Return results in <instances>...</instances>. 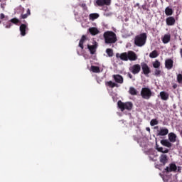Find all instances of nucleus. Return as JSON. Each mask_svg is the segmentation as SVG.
Segmentation results:
<instances>
[{
	"label": "nucleus",
	"instance_id": "14",
	"mask_svg": "<svg viewBox=\"0 0 182 182\" xmlns=\"http://www.w3.org/2000/svg\"><path fill=\"white\" fill-rule=\"evenodd\" d=\"M168 134V129L161 128L160 130H157V136H167Z\"/></svg>",
	"mask_w": 182,
	"mask_h": 182
},
{
	"label": "nucleus",
	"instance_id": "29",
	"mask_svg": "<svg viewBox=\"0 0 182 182\" xmlns=\"http://www.w3.org/2000/svg\"><path fill=\"white\" fill-rule=\"evenodd\" d=\"M157 56H159V53L156 50L152 51L149 54V58H151L152 59L157 58Z\"/></svg>",
	"mask_w": 182,
	"mask_h": 182
},
{
	"label": "nucleus",
	"instance_id": "39",
	"mask_svg": "<svg viewBox=\"0 0 182 182\" xmlns=\"http://www.w3.org/2000/svg\"><path fill=\"white\" fill-rule=\"evenodd\" d=\"M173 89H177V87H178V85H177V83H174L172 86Z\"/></svg>",
	"mask_w": 182,
	"mask_h": 182
},
{
	"label": "nucleus",
	"instance_id": "16",
	"mask_svg": "<svg viewBox=\"0 0 182 182\" xmlns=\"http://www.w3.org/2000/svg\"><path fill=\"white\" fill-rule=\"evenodd\" d=\"M114 80L116 82V83L122 84L123 83V77L120 75H114L112 76Z\"/></svg>",
	"mask_w": 182,
	"mask_h": 182
},
{
	"label": "nucleus",
	"instance_id": "6",
	"mask_svg": "<svg viewBox=\"0 0 182 182\" xmlns=\"http://www.w3.org/2000/svg\"><path fill=\"white\" fill-rule=\"evenodd\" d=\"M140 70H141V65L139 64H134L129 67V72H131L132 75H139Z\"/></svg>",
	"mask_w": 182,
	"mask_h": 182
},
{
	"label": "nucleus",
	"instance_id": "20",
	"mask_svg": "<svg viewBox=\"0 0 182 182\" xmlns=\"http://www.w3.org/2000/svg\"><path fill=\"white\" fill-rule=\"evenodd\" d=\"M171 39V35L170 34H165L162 38L163 43H168Z\"/></svg>",
	"mask_w": 182,
	"mask_h": 182
},
{
	"label": "nucleus",
	"instance_id": "19",
	"mask_svg": "<svg viewBox=\"0 0 182 182\" xmlns=\"http://www.w3.org/2000/svg\"><path fill=\"white\" fill-rule=\"evenodd\" d=\"M174 13V11H173V9L170 6H167L165 9V14L166 16H171Z\"/></svg>",
	"mask_w": 182,
	"mask_h": 182
},
{
	"label": "nucleus",
	"instance_id": "40",
	"mask_svg": "<svg viewBox=\"0 0 182 182\" xmlns=\"http://www.w3.org/2000/svg\"><path fill=\"white\" fill-rule=\"evenodd\" d=\"M4 18H5V14H0V19H4Z\"/></svg>",
	"mask_w": 182,
	"mask_h": 182
},
{
	"label": "nucleus",
	"instance_id": "27",
	"mask_svg": "<svg viewBox=\"0 0 182 182\" xmlns=\"http://www.w3.org/2000/svg\"><path fill=\"white\" fill-rule=\"evenodd\" d=\"M91 70L93 73H100V68L97 66L92 65Z\"/></svg>",
	"mask_w": 182,
	"mask_h": 182
},
{
	"label": "nucleus",
	"instance_id": "11",
	"mask_svg": "<svg viewBox=\"0 0 182 182\" xmlns=\"http://www.w3.org/2000/svg\"><path fill=\"white\" fill-rule=\"evenodd\" d=\"M112 0H96L98 6H104V5H110Z\"/></svg>",
	"mask_w": 182,
	"mask_h": 182
},
{
	"label": "nucleus",
	"instance_id": "1",
	"mask_svg": "<svg viewBox=\"0 0 182 182\" xmlns=\"http://www.w3.org/2000/svg\"><path fill=\"white\" fill-rule=\"evenodd\" d=\"M116 58H119L124 62H127L128 60L134 62L137 59V54H136L134 51L129 50L128 52L122 53L121 54L117 53L116 54Z\"/></svg>",
	"mask_w": 182,
	"mask_h": 182
},
{
	"label": "nucleus",
	"instance_id": "41",
	"mask_svg": "<svg viewBox=\"0 0 182 182\" xmlns=\"http://www.w3.org/2000/svg\"><path fill=\"white\" fill-rule=\"evenodd\" d=\"M28 16L29 15H31V10L29 9H27V14H26Z\"/></svg>",
	"mask_w": 182,
	"mask_h": 182
},
{
	"label": "nucleus",
	"instance_id": "7",
	"mask_svg": "<svg viewBox=\"0 0 182 182\" xmlns=\"http://www.w3.org/2000/svg\"><path fill=\"white\" fill-rule=\"evenodd\" d=\"M141 68L142 69V73L145 76H149L150 73H151V70H150V67L146 63H141Z\"/></svg>",
	"mask_w": 182,
	"mask_h": 182
},
{
	"label": "nucleus",
	"instance_id": "43",
	"mask_svg": "<svg viewBox=\"0 0 182 182\" xmlns=\"http://www.w3.org/2000/svg\"><path fill=\"white\" fill-rule=\"evenodd\" d=\"M179 53H180V55H181V58H182V48L180 49Z\"/></svg>",
	"mask_w": 182,
	"mask_h": 182
},
{
	"label": "nucleus",
	"instance_id": "28",
	"mask_svg": "<svg viewBox=\"0 0 182 182\" xmlns=\"http://www.w3.org/2000/svg\"><path fill=\"white\" fill-rule=\"evenodd\" d=\"M153 68H154V69H160V61H159V60H156L153 63Z\"/></svg>",
	"mask_w": 182,
	"mask_h": 182
},
{
	"label": "nucleus",
	"instance_id": "45",
	"mask_svg": "<svg viewBox=\"0 0 182 182\" xmlns=\"http://www.w3.org/2000/svg\"><path fill=\"white\" fill-rule=\"evenodd\" d=\"M134 6H135V7H136V6H140V4L136 3Z\"/></svg>",
	"mask_w": 182,
	"mask_h": 182
},
{
	"label": "nucleus",
	"instance_id": "18",
	"mask_svg": "<svg viewBox=\"0 0 182 182\" xmlns=\"http://www.w3.org/2000/svg\"><path fill=\"white\" fill-rule=\"evenodd\" d=\"M105 86H107V87H110L111 89H113V87H118V85L112 81L105 82Z\"/></svg>",
	"mask_w": 182,
	"mask_h": 182
},
{
	"label": "nucleus",
	"instance_id": "21",
	"mask_svg": "<svg viewBox=\"0 0 182 182\" xmlns=\"http://www.w3.org/2000/svg\"><path fill=\"white\" fill-rule=\"evenodd\" d=\"M161 144H162V146H164L165 147H168L169 149L170 147H171V146H173L171 142L168 141V140L167 139H162L161 141Z\"/></svg>",
	"mask_w": 182,
	"mask_h": 182
},
{
	"label": "nucleus",
	"instance_id": "36",
	"mask_svg": "<svg viewBox=\"0 0 182 182\" xmlns=\"http://www.w3.org/2000/svg\"><path fill=\"white\" fill-rule=\"evenodd\" d=\"M79 6H81V8L84 9V11L87 10V6H86V4H85V3L80 4Z\"/></svg>",
	"mask_w": 182,
	"mask_h": 182
},
{
	"label": "nucleus",
	"instance_id": "32",
	"mask_svg": "<svg viewBox=\"0 0 182 182\" xmlns=\"http://www.w3.org/2000/svg\"><path fill=\"white\" fill-rule=\"evenodd\" d=\"M106 53L108 55V56H109V58L113 57V55H114V53H113V49H112V48H107V50H106Z\"/></svg>",
	"mask_w": 182,
	"mask_h": 182
},
{
	"label": "nucleus",
	"instance_id": "35",
	"mask_svg": "<svg viewBox=\"0 0 182 182\" xmlns=\"http://www.w3.org/2000/svg\"><path fill=\"white\" fill-rule=\"evenodd\" d=\"M156 124H159V121L156 119H153L150 122L151 126H156Z\"/></svg>",
	"mask_w": 182,
	"mask_h": 182
},
{
	"label": "nucleus",
	"instance_id": "38",
	"mask_svg": "<svg viewBox=\"0 0 182 182\" xmlns=\"http://www.w3.org/2000/svg\"><path fill=\"white\" fill-rule=\"evenodd\" d=\"M28 14H22L21 15V18H22V19H26V18H28Z\"/></svg>",
	"mask_w": 182,
	"mask_h": 182
},
{
	"label": "nucleus",
	"instance_id": "10",
	"mask_svg": "<svg viewBox=\"0 0 182 182\" xmlns=\"http://www.w3.org/2000/svg\"><path fill=\"white\" fill-rule=\"evenodd\" d=\"M177 171V166L176 164H170L169 166H166L165 168L166 173H171V171Z\"/></svg>",
	"mask_w": 182,
	"mask_h": 182
},
{
	"label": "nucleus",
	"instance_id": "9",
	"mask_svg": "<svg viewBox=\"0 0 182 182\" xmlns=\"http://www.w3.org/2000/svg\"><path fill=\"white\" fill-rule=\"evenodd\" d=\"M166 23L168 26H174L176 25V18L174 16H168L166 19Z\"/></svg>",
	"mask_w": 182,
	"mask_h": 182
},
{
	"label": "nucleus",
	"instance_id": "47",
	"mask_svg": "<svg viewBox=\"0 0 182 182\" xmlns=\"http://www.w3.org/2000/svg\"><path fill=\"white\" fill-rule=\"evenodd\" d=\"M133 137H134V140H136V136H134Z\"/></svg>",
	"mask_w": 182,
	"mask_h": 182
},
{
	"label": "nucleus",
	"instance_id": "46",
	"mask_svg": "<svg viewBox=\"0 0 182 182\" xmlns=\"http://www.w3.org/2000/svg\"><path fill=\"white\" fill-rule=\"evenodd\" d=\"M157 149H160V147H159V145L156 144V149L157 150Z\"/></svg>",
	"mask_w": 182,
	"mask_h": 182
},
{
	"label": "nucleus",
	"instance_id": "42",
	"mask_svg": "<svg viewBox=\"0 0 182 182\" xmlns=\"http://www.w3.org/2000/svg\"><path fill=\"white\" fill-rule=\"evenodd\" d=\"M128 76L129 79H133V75L130 73H128Z\"/></svg>",
	"mask_w": 182,
	"mask_h": 182
},
{
	"label": "nucleus",
	"instance_id": "44",
	"mask_svg": "<svg viewBox=\"0 0 182 182\" xmlns=\"http://www.w3.org/2000/svg\"><path fill=\"white\" fill-rule=\"evenodd\" d=\"M146 132H149V133H150V127H146Z\"/></svg>",
	"mask_w": 182,
	"mask_h": 182
},
{
	"label": "nucleus",
	"instance_id": "31",
	"mask_svg": "<svg viewBox=\"0 0 182 182\" xmlns=\"http://www.w3.org/2000/svg\"><path fill=\"white\" fill-rule=\"evenodd\" d=\"M157 151L159 153H163V154H166V153H168L169 150L168 149H164L163 147L157 148Z\"/></svg>",
	"mask_w": 182,
	"mask_h": 182
},
{
	"label": "nucleus",
	"instance_id": "3",
	"mask_svg": "<svg viewBox=\"0 0 182 182\" xmlns=\"http://www.w3.org/2000/svg\"><path fill=\"white\" fill-rule=\"evenodd\" d=\"M146 41H147V34L146 33H142L134 38V45L139 48L144 46L146 45Z\"/></svg>",
	"mask_w": 182,
	"mask_h": 182
},
{
	"label": "nucleus",
	"instance_id": "30",
	"mask_svg": "<svg viewBox=\"0 0 182 182\" xmlns=\"http://www.w3.org/2000/svg\"><path fill=\"white\" fill-rule=\"evenodd\" d=\"M161 75V70L160 68H155L154 71V76H156V77H159Z\"/></svg>",
	"mask_w": 182,
	"mask_h": 182
},
{
	"label": "nucleus",
	"instance_id": "13",
	"mask_svg": "<svg viewBox=\"0 0 182 182\" xmlns=\"http://www.w3.org/2000/svg\"><path fill=\"white\" fill-rule=\"evenodd\" d=\"M174 62L173 61V59L169 58L166 59L165 60V68L168 69V70H170V69H173V64Z\"/></svg>",
	"mask_w": 182,
	"mask_h": 182
},
{
	"label": "nucleus",
	"instance_id": "33",
	"mask_svg": "<svg viewBox=\"0 0 182 182\" xmlns=\"http://www.w3.org/2000/svg\"><path fill=\"white\" fill-rule=\"evenodd\" d=\"M176 80L179 85H182V75L181 74H178L176 75Z\"/></svg>",
	"mask_w": 182,
	"mask_h": 182
},
{
	"label": "nucleus",
	"instance_id": "4",
	"mask_svg": "<svg viewBox=\"0 0 182 182\" xmlns=\"http://www.w3.org/2000/svg\"><path fill=\"white\" fill-rule=\"evenodd\" d=\"M119 109H121L122 112H124V110H132L133 109V103L131 102H123L122 100L118 101L117 102Z\"/></svg>",
	"mask_w": 182,
	"mask_h": 182
},
{
	"label": "nucleus",
	"instance_id": "25",
	"mask_svg": "<svg viewBox=\"0 0 182 182\" xmlns=\"http://www.w3.org/2000/svg\"><path fill=\"white\" fill-rule=\"evenodd\" d=\"M129 93L132 95V96H136L137 95V90H136V88L134 87H130Z\"/></svg>",
	"mask_w": 182,
	"mask_h": 182
},
{
	"label": "nucleus",
	"instance_id": "5",
	"mask_svg": "<svg viewBox=\"0 0 182 182\" xmlns=\"http://www.w3.org/2000/svg\"><path fill=\"white\" fill-rule=\"evenodd\" d=\"M141 96L142 99H146L149 100L151 96H153V92L151 90L149 87H143L141 90Z\"/></svg>",
	"mask_w": 182,
	"mask_h": 182
},
{
	"label": "nucleus",
	"instance_id": "34",
	"mask_svg": "<svg viewBox=\"0 0 182 182\" xmlns=\"http://www.w3.org/2000/svg\"><path fill=\"white\" fill-rule=\"evenodd\" d=\"M9 22H11V23H14V25H18V23H19V19L14 18H11Z\"/></svg>",
	"mask_w": 182,
	"mask_h": 182
},
{
	"label": "nucleus",
	"instance_id": "23",
	"mask_svg": "<svg viewBox=\"0 0 182 182\" xmlns=\"http://www.w3.org/2000/svg\"><path fill=\"white\" fill-rule=\"evenodd\" d=\"M85 41H86V36L83 35L81 37V39L80 40L78 46L83 50L84 47H83V43H85Z\"/></svg>",
	"mask_w": 182,
	"mask_h": 182
},
{
	"label": "nucleus",
	"instance_id": "37",
	"mask_svg": "<svg viewBox=\"0 0 182 182\" xmlns=\"http://www.w3.org/2000/svg\"><path fill=\"white\" fill-rule=\"evenodd\" d=\"M11 26H12V24L9 21L8 23L6 25L5 28H6L7 29H9Z\"/></svg>",
	"mask_w": 182,
	"mask_h": 182
},
{
	"label": "nucleus",
	"instance_id": "12",
	"mask_svg": "<svg viewBox=\"0 0 182 182\" xmlns=\"http://www.w3.org/2000/svg\"><path fill=\"white\" fill-rule=\"evenodd\" d=\"M28 24H21L20 26V33L21 36H25L26 35V31H28Z\"/></svg>",
	"mask_w": 182,
	"mask_h": 182
},
{
	"label": "nucleus",
	"instance_id": "26",
	"mask_svg": "<svg viewBox=\"0 0 182 182\" xmlns=\"http://www.w3.org/2000/svg\"><path fill=\"white\" fill-rule=\"evenodd\" d=\"M97 18H99V14L96 13L90 14L89 16L90 21H95V19H97Z\"/></svg>",
	"mask_w": 182,
	"mask_h": 182
},
{
	"label": "nucleus",
	"instance_id": "2",
	"mask_svg": "<svg viewBox=\"0 0 182 182\" xmlns=\"http://www.w3.org/2000/svg\"><path fill=\"white\" fill-rule=\"evenodd\" d=\"M103 38L106 45H113V43L117 42V36L113 31H105L103 34Z\"/></svg>",
	"mask_w": 182,
	"mask_h": 182
},
{
	"label": "nucleus",
	"instance_id": "22",
	"mask_svg": "<svg viewBox=\"0 0 182 182\" xmlns=\"http://www.w3.org/2000/svg\"><path fill=\"white\" fill-rule=\"evenodd\" d=\"M87 49H89L91 55H95L96 53V46L95 45H87Z\"/></svg>",
	"mask_w": 182,
	"mask_h": 182
},
{
	"label": "nucleus",
	"instance_id": "49",
	"mask_svg": "<svg viewBox=\"0 0 182 182\" xmlns=\"http://www.w3.org/2000/svg\"><path fill=\"white\" fill-rule=\"evenodd\" d=\"M0 23H1V21H0Z\"/></svg>",
	"mask_w": 182,
	"mask_h": 182
},
{
	"label": "nucleus",
	"instance_id": "48",
	"mask_svg": "<svg viewBox=\"0 0 182 182\" xmlns=\"http://www.w3.org/2000/svg\"><path fill=\"white\" fill-rule=\"evenodd\" d=\"M155 129H159V127H156Z\"/></svg>",
	"mask_w": 182,
	"mask_h": 182
},
{
	"label": "nucleus",
	"instance_id": "17",
	"mask_svg": "<svg viewBox=\"0 0 182 182\" xmlns=\"http://www.w3.org/2000/svg\"><path fill=\"white\" fill-rule=\"evenodd\" d=\"M159 96L161 97V99L162 100H168V97H169V95H168V92H164V91H161L160 93H159Z\"/></svg>",
	"mask_w": 182,
	"mask_h": 182
},
{
	"label": "nucleus",
	"instance_id": "15",
	"mask_svg": "<svg viewBox=\"0 0 182 182\" xmlns=\"http://www.w3.org/2000/svg\"><path fill=\"white\" fill-rule=\"evenodd\" d=\"M168 140L171 141V143H176V139H177V135L174 134V132H171L168 135Z\"/></svg>",
	"mask_w": 182,
	"mask_h": 182
},
{
	"label": "nucleus",
	"instance_id": "24",
	"mask_svg": "<svg viewBox=\"0 0 182 182\" xmlns=\"http://www.w3.org/2000/svg\"><path fill=\"white\" fill-rule=\"evenodd\" d=\"M89 32L91 33V35H97L99 33V30L96 28L95 27H92L89 28Z\"/></svg>",
	"mask_w": 182,
	"mask_h": 182
},
{
	"label": "nucleus",
	"instance_id": "8",
	"mask_svg": "<svg viewBox=\"0 0 182 182\" xmlns=\"http://www.w3.org/2000/svg\"><path fill=\"white\" fill-rule=\"evenodd\" d=\"M159 161L161 166H164L168 163V156L166 154H161L159 156Z\"/></svg>",
	"mask_w": 182,
	"mask_h": 182
}]
</instances>
